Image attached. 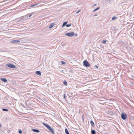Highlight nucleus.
I'll list each match as a JSON object with an SVG mask.
<instances>
[{
  "label": "nucleus",
  "instance_id": "obj_4",
  "mask_svg": "<svg viewBox=\"0 0 134 134\" xmlns=\"http://www.w3.org/2000/svg\"><path fill=\"white\" fill-rule=\"evenodd\" d=\"M5 65L11 68H16V66L15 65L11 64L8 63L6 64H5Z\"/></svg>",
  "mask_w": 134,
  "mask_h": 134
},
{
  "label": "nucleus",
  "instance_id": "obj_2",
  "mask_svg": "<svg viewBox=\"0 0 134 134\" xmlns=\"http://www.w3.org/2000/svg\"><path fill=\"white\" fill-rule=\"evenodd\" d=\"M83 65L85 67H89L90 66V64L86 60H85L83 61Z\"/></svg>",
  "mask_w": 134,
  "mask_h": 134
},
{
  "label": "nucleus",
  "instance_id": "obj_20",
  "mask_svg": "<svg viewBox=\"0 0 134 134\" xmlns=\"http://www.w3.org/2000/svg\"><path fill=\"white\" fill-rule=\"evenodd\" d=\"M66 26L67 27H69L71 26V25L70 24H67Z\"/></svg>",
  "mask_w": 134,
  "mask_h": 134
},
{
  "label": "nucleus",
  "instance_id": "obj_7",
  "mask_svg": "<svg viewBox=\"0 0 134 134\" xmlns=\"http://www.w3.org/2000/svg\"><path fill=\"white\" fill-rule=\"evenodd\" d=\"M32 131L35 132L39 133L40 132V131L37 129H32Z\"/></svg>",
  "mask_w": 134,
  "mask_h": 134
},
{
  "label": "nucleus",
  "instance_id": "obj_21",
  "mask_svg": "<svg viewBox=\"0 0 134 134\" xmlns=\"http://www.w3.org/2000/svg\"><path fill=\"white\" fill-rule=\"evenodd\" d=\"M33 4V5H31V7H34L35 6V5L37 4Z\"/></svg>",
  "mask_w": 134,
  "mask_h": 134
},
{
  "label": "nucleus",
  "instance_id": "obj_9",
  "mask_svg": "<svg viewBox=\"0 0 134 134\" xmlns=\"http://www.w3.org/2000/svg\"><path fill=\"white\" fill-rule=\"evenodd\" d=\"M36 73L38 75H41V72L39 71H37L36 72Z\"/></svg>",
  "mask_w": 134,
  "mask_h": 134
},
{
  "label": "nucleus",
  "instance_id": "obj_32",
  "mask_svg": "<svg viewBox=\"0 0 134 134\" xmlns=\"http://www.w3.org/2000/svg\"><path fill=\"white\" fill-rule=\"evenodd\" d=\"M8 131H9V132H10V130H8Z\"/></svg>",
  "mask_w": 134,
  "mask_h": 134
},
{
  "label": "nucleus",
  "instance_id": "obj_27",
  "mask_svg": "<svg viewBox=\"0 0 134 134\" xmlns=\"http://www.w3.org/2000/svg\"><path fill=\"white\" fill-rule=\"evenodd\" d=\"M95 66L97 68V69L98 68V66L97 65H95Z\"/></svg>",
  "mask_w": 134,
  "mask_h": 134
},
{
  "label": "nucleus",
  "instance_id": "obj_1",
  "mask_svg": "<svg viewBox=\"0 0 134 134\" xmlns=\"http://www.w3.org/2000/svg\"><path fill=\"white\" fill-rule=\"evenodd\" d=\"M42 124L53 134H54V133L53 129L48 124L44 122H42Z\"/></svg>",
  "mask_w": 134,
  "mask_h": 134
},
{
  "label": "nucleus",
  "instance_id": "obj_23",
  "mask_svg": "<svg viewBox=\"0 0 134 134\" xmlns=\"http://www.w3.org/2000/svg\"><path fill=\"white\" fill-rule=\"evenodd\" d=\"M64 99H65L66 98V97H65V93H64Z\"/></svg>",
  "mask_w": 134,
  "mask_h": 134
},
{
  "label": "nucleus",
  "instance_id": "obj_16",
  "mask_svg": "<svg viewBox=\"0 0 134 134\" xmlns=\"http://www.w3.org/2000/svg\"><path fill=\"white\" fill-rule=\"evenodd\" d=\"M117 18V17L114 16L111 19L112 20H115V19H116Z\"/></svg>",
  "mask_w": 134,
  "mask_h": 134
},
{
  "label": "nucleus",
  "instance_id": "obj_30",
  "mask_svg": "<svg viewBox=\"0 0 134 134\" xmlns=\"http://www.w3.org/2000/svg\"><path fill=\"white\" fill-rule=\"evenodd\" d=\"M77 34H75V36H77Z\"/></svg>",
  "mask_w": 134,
  "mask_h": 134
},
{
  "label": "nucleus",
  "instance_id": "obj_5",
  "mask_svg": "<svg viewBox=\"0 0 134 134\" xmlns=\"http://www.w3.org/2000/svg\"><path fill=\"white\" fill-rule=\"evenodd\" d=\"M75 35L74 33L73 32L71 33H68L65 34V35L68 37H71Z\"/></svg>",
  "mask_w": 134,
  "mask_h": 134
},
{
  "label": "nucleus",
  "instance_id": "obj_28",
  "mask_svg": "<svg viewBox=\"0 0 134 134\" xmlns=\"http://www.w3.org/2000/svg\"><path fill=\"white\" fill-rule=\"evenodd\" d=\"M96 5H97V4H94L93 6V7L95 6H96Z\"/></svg>",
  "mask_w": 134,
  "mask_h": 134
},
{
  "label": "nucleus",
  "instance_id": "obj_26",
  "mask_svg": "<svg viewBox=\"0 0 134 134\" xmlns=\"http://www.w3.org/2000/svg\"><path fill=\"white\" fill-rule=\"evenodd\" d=\"M97 15H98V14H96L95 15H94V16H97Z\"/></svg>",
  "mask_w": 134,
  "mask_h": 134
},
{
  "label": "nucleus",
  "instance_id": "obj_8",
  "mask_svg": "<svg viewBox=\"0 0 134 134\" xmlns=\"http://www.w3.org/2000/svg\"><path fill=\"white\" fill-rule=\"evenodd\" d=\"M1 80L5 82H7V80L5 78H1Z\"/></svg>",
  "mask_w": 134,
  "mask_h": 134
},
{
  "label": "nucleus",
  "instance_id": "obj_22",
  "mask_svg": "<svg viewBox=\"0 0 134 134\" xmlns=\"http://www.w3.org/2000/svg\"><path fill=\"white\" fill-rule=\"evenodd\" d=\"M19 133L21 134L22 133V131L21 130H20L19 131Z\"/></svg>",
  "mask_w": 134,
  "mask_h": 134
},
{
  "label": "nucleus",
  "instance_id": "obj_10",
  "mask_svg": "<svg viewBox=\"0 0 134 134\" xmlns=\"http://www.w3.org/2000/svg\"><path fill=\"white\" fill-rule=\"evenodd\" d=\"M90 124L92 127H94V124L92 120H91L90 121Z\"/></svg>",
  "mask_w": 134,
  "mask_h": 134
},
{
  "label": "nucleus",
  "instance_id": "obj_12",
  "mask_svg": "<svg viewBox=\"0 0 134 134\" xmlns=\"http://www.w3.org/2000/svg\"><path fill=\"white\" fill-rule=\"evenodd\" d=\"M65 133L66 134H69V131L67 129H66L65 130Z\"/></svg>",
  "mask_w": 134,
  "mask_h": 134
},
{
  "label": "nucleus",
  "instance_id": "obj_11",
  "mask_svg": "<svg viewBox=\"0 0 134 134\" xmlns=\"http://www.w3.org/2000/svg\"><path fill=\"white\" fill-rule=\"evenodd\" d=\"M54 25V24L52 23L50 25L49 28L50 29L52 28Z\"/></svg>",
  "mask_w": 134,
  "mask_h": 134
},
{
  "label": "nucleus",
  "instance_id": "obj_3",
  "mask_svg": "<svg viewBox=\"0 0 134 134\" xmlns=\"http://www.w3.org/2000/svg\"><path fill=\"white\" fill-rule=\"evenodd\" d=\"M121 118L123 120H126L127 117V115L126 114L122 113L121 114Z\"/></svg>",
  "mask_w": 134,
  "mask_h": 134
},
{
  "label": "nucleus",
  "instance_id": "obj_18",
  "mask_svg": "<svg viewBox=\"0 0 134 134\" xmlns=\"http://www.w3.org/2000/svg\"><path fill=\"white\" fill-rule=\"evenodd\" d=\"M2 110L3 111H8V110L6 109H5L4 108L2 109Z\"/></svg>",
  "mask_w": 134,
  "mask_h": 134
},
{
  "label": "nucleus",
  "instance_id": "obj_19",
  "mask_svg": "<svg viewBox=\"0 0 134 134\" xmlns=\"http://www.w3.org/2000/svg\"><path fill=\"white\" fill-rule=\"evenodd\" d=\"M106 42V40H103L102 41V43H103V44H105V43Z\"/></svg>",
  "mask_w": 134,
  "mask_h": 134
},
{
  "label": "nucleus",
  "instance_id": "obj_17",
  "mask_svg": "<svg viewBox=\"0 0 134 134\" xmlns=\"http://www.w3.org/2000/svg\"><path fill=\"white\" fill-rule=\"evenodd\" d=\"M63 83L66 86L67 85V82L66 81H63Z\"/></svg>",
  "mask_w": 134,
  "mask_h": 134
},
{
  "label": "nucleus",
  "instance_id": "obj_31",
  "mask_svg": "<svg viewBox=\"0 0 134 134\" xmlns=\"http://www.w3.org/2000/svg\"><path fill=\"white\" fill-rule=\"evenodd\" d=\"M0 127H2V125L1 124H0Z\"/></svg>",
  "mask_w": 134,
  "mask_h": 134
},
{
  "label": "nucleus",
  "instance_id": "obj_6",
  "mask_svg": "<svg viewBox=\"0 0 134 134\" xmlns=\"http://www.w3.org/2000/svg\"><path fill=\"white\" fill-rule=\"evenodd\" d=\"M20 41L19 40H13L11 41V43H15L17 42H20Z\"/></svg>",
  "mask_w": 134,
  "mask_h": 134
},
{
  "label": "nucleus",
  "instance_id": "obj_25",
  "mask_svg": "<svg viewBox=\"0 0 134 134\" xmlns=\"http://www.w3.org/2000/svg\"><path fill=\"white\" fill-rule=\"evenodd\" d=\"M62 64H65V62L63 61H62Z\"/></svg>",
  "mask_w": 134,
  "mask_h": 134
},
{
  "label": "nucleus",
  "instance_id": "obj_29",
  "mask_svg": "<svg viewBox=\"0 0 134 134\" xmlns=\"http://www.w3.org/2000/svg\"><path fill=\"white\" fill-rule=\"evenodd\" d=\"M32 15H31V14L29 16V17H30V16H31Z\"/></svg>",
  "mask_w": 134,
  "mask_h": 134
},
{
  "label": "nucleus",
  "instance_id": "obj_13",
  "mask_svg": "<svg viewBox=\"0 0 134 134\" xmlns=\"http://www.w3.org/2000/svg\"><path fill=\"white\" fill-rule=\"evenodd\" d=\"M91 133L92 134H95L96 133V132L94 130H93L91 131Z\"/></svg>",
  "mask_w": 134,
  "mask_h": 134
},
{
  "label": "nucleus",
  "instance_id": "obj_15",
  "mask_svg": "<svg viewBox=\"0 0 134 134\" xmlns=\"http://www.w3.org/2000/svg\"><path fill=\"white\" fill-rule=\"evenodd\" d=\"M99 9H100V7H98L97 8H96V9H94V10H93V12H94L95 11H96L97 10Z\"/></svg>",
  "mask_w": 134,
  "mask_h": 134
},
{
  "label": "nucleus",
  "instance_id": "obj_14",
  "mask_svg": "<svg viewBox=\"0 0 134 134\" xmlns=\"http://www.w3.org/2000/svg\"><path fill=\"white\" fill-rule=\"evenodd\" d=\"M67 23V22H64L63 24L62 25V27H64V26L66 25V24Z\"/></svg>",
  "mask_w": 134,
  "mask_h": 134
},
{
  "label": "nucleus",
  "instance_id": "obj_24",
  "mask_svg": "<svg viewBox=\"0 0 134 134\" xmlns=\"http://www.w3.org/2000/svg\"><path fill=\"white\" fill-rule=\"evenodd\" d=\"M81 10H79V11H78L77 12H76V14H78V13H79V12H80V11H81Z\"/></svg>",
  "mask_w": 134,
  "mask_h": 134
}]
</instances>
